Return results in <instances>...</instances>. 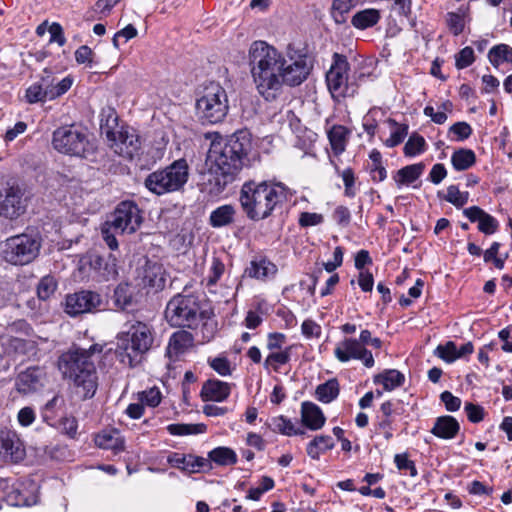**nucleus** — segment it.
I'll return each instance as SVG.
<instances>
[{
    "label": "nucleus",
    "mask_w": 512,
    "mask_h": 512,
    "mask_svg": "<svg viewBox=\"0 0 512 512\" xmlns=\"http://www.w3.org/2000/svg\"><path fill=\"white\" fill-rule=\"evenodd\" d=\"M249 58L256 89L267 101L275 100L284 84L291 87L302 84L313 68L307 53L293 44L282 53L265 41H254Z\"/></svg>",
    "instance_id": "obj_1"
},
{
    "label": "nucleus",
    "mask_w": 512,
    "mask_h": 512,
    "mask_svg": "<svg viewBox=\"0 0 512 512\" xmlns=\"http://www.w3.org/2000/svg\"><path fill=\"white\" fill-rule=\"evenodd\" d=\"M252 147L247 131H237L226 139L213 140L207 153L209 194L220 195L233 183Z\"/></svg>",
    "instance_id": "obj_2"
},
{
    "label": "nucleus",
    "mask_w": 512,
    "mask_h": 512,
    "mask_svg": "<svg viewBox=\"0 0 512 512\" xmlns=\"http://www.w3.org/2000/svg\"><path fill=\"white\" fill-rule=\"evenodd\" d=\"M101 352L102 346L93 344L88 349H69L58 358V369L63 378L81 389L84 398H92L97 391L96 355Z\"/></svg>",
    "instance_id": "obj_3"
},
{
    "label": "nucleus",
    "mask_w": 512,
    "mask_h": 512,
    "mask_svg": "<svg viewBox=\"0 0 512 512\" xmlns=\"http://www.w3.org/2000/svg\"><path fill=\"white\" fill-rule=\"evenodd\" d=\"M288 198V189L281 183L249 180L243 183L239 202L247 218L260 221L272 215Z\"/></svg>",
    "instance_id": "obj_4"
},
{
    "label": "nucleus",
    "mask_w": 512,
    "mask_h": 512,
    "mask_svg": "<svg viewBox=\"0 0 512 512\" xmlns=\"http://www.w3.org/2000/svg\"><path fill=\"white\" fill-rule=\"evenodd\" d=\"M156 333L152 325L135 321L117 335L115 354L119 361L131 368L138 366L154 347Z\"/></svg>",
    "instance_id": "obj_5"
},
{
    "label": "nucleus",
    "mask_w": 512,
    "mask_h": 512,
    "mask_svg": "<svg viewBox=\"0 0 512 512\" xmlns=\"http://www.w3.org/2000/svg\"><path fill=\"white\" fill-rule=\"evenodd\" d=\"M141 223L142 216L138 206L132 201H123L118 204L111 218L103 224L102 238L111 250H116L118 248L116 235L132 234L140 227Z\"/></svg>",
    "instance_id": "obj_6"
},
{
    "label": "nucleus",
    "mask_w": 512,
    "mask_h": 512,
    "mask_svg": "<svg viewBox=\"0 0 512 512\" xmlns=\"http://www.w3.org/2000/svg\"><path fill=\"white\" fill-rule=\"evenodd\" d=\"M196 115L203 124L223 122L229 111V101L225 89L216 82L206 85L196 100Z\"/></svg>",
    "instance_id": "obj_7"
},
{
    "label": "nucleus",
    "mask_w": 512,
    "mask_h": 512,
    "mask_svg": "<svg viewBox=\"0 0 512 512\" xmlns=\"http://www.w3.org/2000/svg\"><path fill=\"white\" fill-rule=\"evenodd\" d=\"M52 145L59 153L86 158L94 152L86 127L78 124L64 125L53 132Z\"/></svg>",
    "instance_id": "obj_8"
},
{
    "label": "nucleus",
    "mask_w": 512,
    "mask_h": 512,
    "mask_svg": "<svg viewBox=\"0 0 512 512\" xmlns=\"http://www.w3.org/2000/svg\"><path fill=\"white\" fill-rule=\"evenodd\" d=\"M42 245L39 232L31 230L7 238L3 244L2 257L13 265H26L37 258Z\"/></svg>",
    "instance_id": "obj_9"
},
{
    "label": "nucleus",
    "mask_w": 512,
    "mask_h": 512,
    "mask_svg": "<svg viewBox=\"0 0 512 512\" xmlns=\"http://www.w3.org/2000/svg\"><path fill=\"white\" fill-rule=\"evenodd\" d=\"M189 167L185 159H179L164 169L150 173L145 187L156 195L179 191L188 181Z\"/></svg>",
    "instance_id": "obj_10"
},
{
    "label": "nucleus",
    "mask_w": 512,
    "mask_h": 512,
    "mask_svg": "<svg viewBox=\"0 0 512 512\" xmlns=\"http://www.w3.org/2000/svg\"><path fill=\"white\" fill-rule=\"evenodd\" d=\"M200 303L195 295H175L165 309V318L171 326L194 329L202 320Z\"/></svg>",
    "instance_id": "obj_11"
},
{
    "label": "nucleus",
    "mask_w": 512,
    "mask_h": 512,
    "mask_svg": "<svg viewBox=\"0 0 512 512\" xmlns=\"http://www.w3.org/2000/svg\"><path fill=\"white\" fill-rule=\"evenodd\" d=\"M349 69L347 57L334 53L331 67L326 73L327 86L333 97H353L356 94L358 86L349 79Z\"/></svg>",
    "instance_id": "obj_12"
},
{
    "label": "nucleus",
    "mask_w": 512,
    "mask_h": 512,
    "mask_svg": "<svg viewBox=\"0 0 512 512\" xmlns=\"http://www.w3.org/2000/svg\"><path fill=\"white\" fill-rule=\"evenodd\" d=\"M102 302L99 293L81 290L66 296L65 312L73 317L84 313H93L99 310Z\"/></svg>",
    "instance_id": "obj_13"
},
{
    "label": "nucleus",
    "mask_w": 512,
    "mask_h": 512,
    "mask_svg": "<svg viewBox=\"0 0 512 512\" xmlns=\"http://www.w3.org/2000/svg\"><path fill=\"white\" fill-rule=\"evenodd\" d=\"M334 356L342 363L351 359L360 360L367 368H372L375 363L371 351L361 345V342H358L355 338H345L339 342L334 349Z\"/></svg>",
    "instance_id": "obj_14"
},
{
    "label": "nucleus",
    "mask_w": 512,
    "mask_h": 512,
    "mask_svg": "<svg viewBox=\"0 0 512 512\" xmlns=\"http://www.w3.org/2000/svg\"><path fill=\"white\" fill-rule=\"evenodd\" d=\"M25 455V447L16 432L1 430L0 459L4 462L18 463L24 459Z\"/></svg>",
    "instance_id": "obj_15"
},
{
    "label": "nucleus",
    "mask_w": 512,
    "mask_h": 512,
    "mask_svg": "<svg viewBox=\"0 0 512 512\" xmlns=\"http://www.w3.org/2000/svg\"><path fill=\"white\" fill-rule=\"evenodd\" d=\"M110 143L115 153L124 158L133 160L134 157L139 156L141 141L133 128L125 127Z\"/></svg>",
    "instance_id": "obj_16"
},
{
    "label": "nucleus",
    "mask_w": 512,
    "mask_h": 512,
    "mask_svg": "<svg viewBox=\"0 0 512 512\" xmlns=\"http://www.w3.org/2000/svg\"><path fill=\"white\" fill-rule=\"evenodd\" d=\"M45 380V369L39 366H31L18 374L15 380V388L21 394H31L43 388Z\"/></svg>",
    "instance_id": "obj_17"
},
{
    "label": "nucleus",
    "mask_w": 512,
    "mask_h": 512,
    "mask_svg": "<svg viewBox=\"0 0 512 512\" xmlns=\"http://www.w3.org/2000/svg\"><path fill=\"white\" fill-rule=\"evenodd\" d=\"M26 209V201L18 187H8L4 194L0 193V216L15 219L22 215Z\"/></svg>",
    "instance_id": "obj_18"
},
{
    "label": "nucleus",
    "mask_w": 512,
    "mask_h": 512,
    "mask_svg": "<svg viewBox=\"0 0 512 512\" xmlns=\"http://www.w3.org/2000/svg\"><path fill=\"white\" fill-rule=\"evenodd\" d=\"M463 214L471 222H478L479 231L486 235L494 234L498 229V221L478 206L465 208Z\"/></svg>",
    "instance_id": "obj_19"
},
{
    "label": "nucleus",
    "mask_w": 512,
    "mask_h": 512,
    "mask_svg": "<svg viewBox=\"0 0 512 512\" xmlns=\"http://www.w3.org/2000/svg\"><path fill=\"white\" fill-rule=\"evenodd\" d=\"M231 393V385L218 379H209L202 385L200 396L203 401L222 402Z\"/></svg>",
    "instance_id": "obj_20"
},
{
    "label": "nucleus",
    "mask_w": 512,
    "mask_h": 512,
    "mask_svg": "<svg viewBox=\"0 0 512 512\" xmlns=\"http://www.w3.org/2000/svg\"><path fill=\"white\" fill-rule=\"evenodd\" d=\"M119 125V118L115 109L106 107L101 110L100 113V131L102 135H105L107 140H115L117 135L124 129Z\"/></svg>",
    "instance_id": "obj_21"
},
{
    "label": "nucleus",
    "mask_w": 512,
    "mask_h": 512,
    "mask_svg": "<svg viewBox=\"0 0 512 512\" xmlns=\"http://www.w3.org/2000/svg\"><path fill=\"white\" fill-rule=\"evenodd\" d=\"M277 271V266L274 263L267 258L259 257L250 262V265L245 269V274L250 278L265 281L273 278Z\"/></svg>",
    "instance_id": "obj_22"
},
{
    "label": "nucleus",
    "mask_w": 512,
    "mask_h": 512,
    "mask_svg": "<svg viewBox=\"0 0 512 512\" xmlns=\"http://www.w3.org/2000/svg\"><path fill=\"white\" fill-rule=\"evenodd\" d=\"M301 421L307 428L316 431L324 426L326 418L318 405L306 401L301 405Z\"/></svg>",
    "instance_id": "obj_23"
},
{
    "label": "nucleus",
    "mask_w": 512,
    "mask_h": 512,
    "mask_svg": "<svg viewBox=\"0 0 512 512\" xmlns=\"http://www.w3.org/2000/svg\"><path fill=\"white\" fill-rule=\"evenodd\" d=\"M460 430V424L456 418L450 415H444L436 418L431 429V433L440 439H453Z\"/></svg>",
    "instance_id": "obj_24"
},
{
    "label": "nucleus",
    "mask_w": 512,
    "mask_h": 512,
    "mask_svg": "<svg viewBox=\"0 0 512 512\" xmlns=\"http://www.w3.org/2000/svg\"><path fill=\"white\" fill-rule=\"evenodd\" d=\"M193 335L186 330H179L174 332L168 343L167 355L169 358H177L179 355L184 354L190 347L193 346Z\"/></svg>",
    "instance_id": "obj_25"
},
{
    "label": "nucleus",
    "mask_w": 512,
    "mask_h": 512,
    "mask_svg": "<svg viewBox=\"0 0 512 512\" xmlns=\"http://www.w3.org/2000/svg\"><path fill=\"white\" fill-rule=\"evenodd\" d=\"M350 131L343 125H333L327 132V136L333 153L338 156L342 154L348 142Z\"/></svg>",
    "instance_id": "obj_26"
},
{
    "label": "nucleus",
    "mask_w": 512,
    "mask_h": 512,
    "mask_svg": "<svg viewBox=\"0 0 512 512\" xmlns=\"http://www.w3.org/2000/svg\"><path fill=\"white\" fill-rule=\"evenodd\" d=\"M95 443L99 448L110 449L116 453L124 450V440L117 430L102 431L96 436Z\"/></svg>",
    "instance_id": "obj_27"
},
{
    "label": "nucleus",
    "mask_w": 512,
    "mask_h": 512,
    "mask_svg": "<svg viewBox=\"0 0 512 512\" xmlns=\"http://www.w3.org/2000/svg\"><path fill=\"white\" fill-rule=\"evenodd\" d=\"M145 285L156 289H162L165 285L164 270L162 265L147 261L143 272Z\"/></svg>",
    "instance_id": "obj_28"
},
{
    "label": "nucleus",
    "mask_w": 512,
    "mask_h": 512,
    "mask_svg": "<svg viewBox=\"0 0 512 512\" xmlns=\"http://www.w3.org/2000/svg\"><path fill=\"white\" fill-rule=\"evenodd\" d=\"M425 164L422 162L407 165L399 169L393 176L398 187L415 182L424 172Z\"/></svg>",
    "instance_id": "obj_29"
},
{
    "label": "nucleus",
    "mask_w": 512,
    "mask_h": 512,
    "mask_svg": "<svg viewBox=\"0 0 512 512\" xmlns=\"http://www.w3.org/2000/svg\"><path fill=\"white\" fill-rule=\"evenodd\" d=\"M373 381L377 385H382L383 390L392 391L403 385L405 377L396 369H387L375 375Z\"/></svg>",
    "instance_id": "obj_30"
},
{
    "label": "nucleus",
    "mask_w": 512,
    "mask_h": 512,
    "mask_svg": "<svg viewBox=\"0 0 512 512\" xmlns=\"http://www.w3.org/2000/svg\"><path fill=\"white\" fill-rule=\"evenodd\" d=\"M381 18L380 11L374 8H367L356 12L351 24L359 30H365L375 26Z\"/></svg>",
    "instance_id": "obj_31"
},
{
    "label": "nucleus",
    "mask_w": 512,
    "mask_h": 512,
    "mask_svg": "<svg viewBox=\"0 0 512 512\" xmlns=\"http://www.w3.org/2000/svg\"><path fill=\"white\" fill-rule=\"evenodd\" d=\"M236 210L234 206L225 204L213 210L209 217V223L214 228L230 225L234 222Z\"/></svg>",
    "instance_id": "obj_32"
},
{
    "label": "nucleus",
    "mask_w": 512,
    "mask_h": 512,
    "mask_svg": "<svg viewBox=\"0 0 512 512\" xmlns=\"http://www.w3.org/2000/svg\"><path fill=\"white\" fill-rule=\"evenodd\" d=\"M334 446L335 443L331 436L318 435L315 436L314 439L308 443L306 452L310 458L318 460L322 453L333 449Z\"/></svg>",
    "instance_id": "obj_33"
},
{
    "label": "nucleus",
    "mask_w": 512,
    "mask_h": 512,
    "mask_svg": "<svg viewBox=\"0 0 512 512\" xmlns=\"http://www.w3.org/2000/svg\"><path fill=\"white\" fill-rule=\"evenodd\" d=\"M268 426L273 432L280 433L286 436L305 434V431L303 429L295 427L294 423L290 419L282 415L272 417L268 422Z\"/></svg>",
    "instance_id": "obj_34"
},
{
    "label": "nucleus",
    "mask_w": 512,
    "mask_h": 512,
    "mask_svg": "<svg viewBox=\"0 0 512 512\" xmlns=\"http://www.w3.org/2000/svg\"><path fill=\"white\" fill-rule=\"evenodd\" d=\"M476 162V155L471 149L460 148L451 156V163L455 170L464 171L472 167Z\"/></svg>",
    "instance_id": "obj_35"
},
{
    "label": "nucleus",
    "mask_w": 512,
    "mask_h": 512,
    "mask_svg": "<svg viewBox=\"0 0 512 512\" xmlns=\"http://www.w3.org/2000/svg\"><path fill=\"white\" fill-rule=\"evenodd\" d=\"M48 78L42 77L39 82L29 86L26 90L25 98L28 103L34 104L48 99Z\"/></svg>",
    "instance_id": "obj_36"
},
{
    "label": "nucleus",
    "mask_w": 512,
    "mask_h": 512,
    "mask_svg": "<svg viewBox=\"0 0 512 512\" xmlns=\"http://www.w3.org/2000/svg\"><path fill=\"white\" fill-rule=\"evenodd\" d=\"M339 392V382L336 378H332L317 386L316 397L322 403H330L338 397Z\"/></svg>",
    "instance_id": "obj_37"
},
{
    "label": "nucleus",
    "mask_w": 512,
    "mask_h": 512,
    "mask_svg": "<svg viewBox=\"0 0 512 512\" xmlns=\"http://www.w3.org/2000/svg\"><path fill=\"white\" fill-rule=\"evenodd\" d=\"M211 461L217 465L229 466L237 462V455L234 450L229 447H217L211 450L208 454Z\"/></svg>",
    "instance_id": "obj_38"
},
{
    "label": "nucleus",
    "mask_w": 512,
    "mask_h": 512,
    "mask_svg": "<svg viewBox=\"0 0 512 512\" xmlns=\"http://www.w3.org/2000/svg\"><path fill=\"white\" fill-rule=\"evenodd\" d=\"M133 293L127 283L119 284L113 294L114 305L120 310H126L132 305Z\"/></svg>",
    "instance_id": "obj_39"
},
{
    "label": "nucleus",
    "mask_w": 512,
    "mask_h": 512,
    "mask_svg": "<svg viewBox=\"0 0 512 512\" xmlns=\"http://www.w3.org/2000/svg\"><path fill=\"white\" fill-rule=\"evenodd\" d=\"M371 163L369 164V172L373 181L382 182L387 178V171L382 164L381 153L373 149L369 154Z\"/></svg>",
    "instance_id": "obj_40"
},
{
    "label": "nucleus",
    "mask_w": 512,
    "mask_h": 512,
    "mask_svg": "<svg viewBox=\"0 0 512 512\" xmlns=\"http://www.w3.org/2000/svg\"><path fill=\"white\" fill-rule=\"evenodd\" d=\"M488 58L494 67L504 62L512 63V48L507 44H498L490 49Z\"/></svg>",
    "instance_id": "obj_41"
},
{
    "label": "nucleus",
    "mask_w": 512,
    "mask_h": 512,
    "mask_svg": "<svg viewBox=\"0 0 512 512\" xmlns=\"http://www.w3.org/2000/svg\"><path fill=\"white\" fill-rule=\"evenodd\" d=\"M58 282L55 276L48 274L43 276L37 285V296L40 300L50 299L56 292Z\"/></svg>",
    "instance_id": "obj_42"
},
{
    "label": "nucleus",
    "mask_w": 512,
    "mask_h": 512,
    "mask_svg": "<svg viewBox=\"0 0 512 512\" xmlns=\"http://www.w3.org/2000/svg\"><path fill=\"white\" fill-rule=\"evenodd\" d=\"M167 431L174 436L196 435L206 431L204 424L175 423L167 426Z\"/></svg>",
    "instance_id": "obj_43"
},
{
    "label": "nucleus",
    "mask_w": 512,
    "mask_h": 512,
    "mask_svg": "<svg viewBox=\"0 0 512 512\" xmlns=\"http://www.w3.org/2000/svg\"><path fill=\"white\" fill-rule=\"evenodd\" d=\"M290 361V348L283 351L271 352L265 359L263 365L266 370L272 369L278 372L280 366L287 364Z\"/></svg>",
    "instance_id": "obj_44"
},
{
    "label": "nucleus",
    "mask_w": 512,
    "mask_h": 512,
    "mask_svg": "<svg viewBox=\"0 0 512 512\" xmlns=\"http://www.w3.org/2000/svg\"><path fill=\"white\" fill-rule=\"evenodd\" d=\"M445 20L450 32L458 36L463 32L465 27V11L459 9L457 12H448Z\"/></svg>",
    "instance_id": "obj_45"
},
{
    "label": "nucleus",
    "mask_w": 512,
    "mask_h": 512,
    "mask_svg": "<svg viewBox=\"0 0 512 512\" xmlns=\"http://www.w3.org/2000/svg\"><path fill=\"white\" fill-rule=\"evenodd\" d=\"M48 78V100H53L63 94H65L72 86L73 80L67 76L58 83L54 84V78L47 76Z\"/></svg>",
    "instance_id": "obj_46"
},
{
    "label": "nucleus",
    "mask_w": 512,
    "mask_h": 512,
    "mask_svg": "<svg viewBox=\"0 0 512 512\" xmlns=\"http://www.w3.org/2000/svg\"><path fill=\"white\" fill-rule=\"evenodd\" d=\"M425 146V139L421 135L414 133L405 143L403 151L406 156L413 157L424 152Z\"/></svg>",
    "instance_id": "obj_47"
},
{
    "label": "nucleus",
    "mask_w": 512,
    "mask_h": 512,
    "mask_svg": "<svg viewBox=\"0 0 512 512\" xmlns=\"http://www.w3.org/2000/svg\"><path fill=\"white\" fill-rule=\"evenodd\" d=\"M444 199L455 207L460 208L467 204L469 193L461 192L456 185H450L447 187V194Z\"/></svg>",
    "instance_id": "obj_48"
},
{
    "label": "nucleus",
    "mask_w": 512,
    "mask_h": 512,
    "mask_svg": "<svg viewBox=\"0 0 512 512\" xmlns=\"http://www.w3.org/2000/svg\"><path fill=\"white\" fill-rule=\"evenodd\" d=\"M434 354L447 363H453L457 360V346L453 341H448L444 345H438Z\"/></svg>",
    "instance_id": "obj_49"
},
{
    "label": "nucleus",
    "mask_w": 512,
    "mask_h": 512,
    "mask_svg": "<svg viewBox=\"0 0 512 512\" xmlns=\"http://www.w3.org/2000/svg\"><path fill=\"white\" fill-rule=\"evenodd\" d=\"M192 459L193 455L173 453L168 457V463L173 467L192 473L194 467L192 464Z\"/></svg>",
    "instance_id": "obj_50"
},
{
    "label": "nucleus",
    "mask_w": 512,
    "mask_h": 512,
    "mask_svg": "<svg viewBox=\"0 0 512 512\" xmlns=\"http://www.w3.org/2000/svg\"><path fill=\"white\" fill-rule=\"evenodd\" d=\"M389 123L395 126V130L391 133L390 137L385 141V145L387 147H395L399 145L406 135L408 134V126L407 125H398L396 121L390 119Z\"/></svg>",
    "instance_id": "obj_51"
},
{
    "label": "nucleus",
    "mask_w": 512,
    "mask_h": 512,
    "mask_svg": "<svg viewBox=\"0 0 512 512\" xmlns=\"http://www.w3.org/2000/svg\"><path fill=\"white\" fill-rule=\"evenodd\" d=\"M225 271V265L218 258H213L210 266L209 274L206 277L207 286L215 285Z\"/></svg>",
    "instance_id": "obj_52"
},
{
    "label": "nucleus",
    "mask_w": 512,
    "mask_h": 512,
    "mask_svg": "<svg viewBox=\"0 0 512 512\" xmlns=\"http://www.w3.org/2000/svg\"><path fill=\"white\" fill-rule=\"evenodd\" d=\"M456 67L464 69L469 67L475 60L474 51L471 47L467 46L460 50L455 56Z\"/></svg>",
    "instance_id": "obj_53"
},
{
    "label": "nucleus",
    "mask_w": 512,
    "mask_h": 512,
    "mask_svg": "<svg viewBox=\"0 0 512 512\" xmlns=\"http://www.w3.org/2000/svg\"><path fill=\"white\" fill-rule=\"evenodd\" d=\"M464 411L467 418L472 423H479L484 419L485 410L482 406L473 404L471 402L465 403Z\"/></svg>",
    "instance_id": "obj_54"
},
{
    "label": "nucleus",
    "mask_w": 512,
    "mask_h": 512,
    "mask_svg": "<svg viewBox=\"0 0 512 512\" xmlns=\"http://www.w3.org/2000/svg\"><path fill=\"white\" fill-rule=\"evenodd\" d=\"M211 368L221 376L231 374L230 362L226 357H215L208 360Z\"/></svg>",
    "instance_id": "obj_55"
},
{
    "label": "nucleus",
    "mask_w": 512,
    "mask_h": 512,
    "mask_svg": "<svg viewBox=\"0 0 512 512\" xmlns=\"http://www.w3.org/2000/svg\"><path fill=\"white\" fill-rule=\"evenodd\" d=\"M140 400L150 407H156L161 402V392L156 387L151 388L141 393Z\"/></svg>",
    "instance_id": "obj_56"
},
{
    "label": "nucleus",
    "mask_w": 512,
    "mask_h": 512,
    "mask_svg": "<svg viewBox=\"0 0 512 512\" xmlns=\"http://www.w3.org/2000/svg\"><path fill=\"white\" fill-rule=\"evenodd\" d=\"M449 132L457 136V140L464 141L472 134V128L467 122H456L449 128Z\"/></svg>",
    "instance_id": "obj_57"
},
{
    "label": "nucleus",
    "mask_w": 512,
    "mask_h": 512,
    "mask_svg": "<svg viewBox=\"0 0 512 512\" xmlns=\"http://www.w3.org/2000/svg\"><path fill=\"white\" fill-rule=\"evenodd\" d=\"M440 399L444 403L446 410L450 412H455L460 409L461 399L459 397L454 396L451 392H442L440 395Z\"/></svg>",
    "instance_id": "obj_58"
},
{
    "label": "nucleus",
    "mask_w": 512,
    "mask_h": 512,
    "mask_svg": "<svg viewBox=\"0 0 512 512\" xmlns=\"http://www.w3.org/2000/svg\"><path fill=\"white\" fill-rule=\"evenodd\" d=\"M48 31L50 33V43H57L59 46H64L66 43V38L64 36L63 28L62 26L57 23L53 22L49 28Z\"/></svg>",
    "instance_id": "obj_59"
},
{
    "label": "nucleus",
    "mask_w": 512,
    "mask_h": 512,
    "mask_svg": "<svg viewBox=\"0 0 512 512\" xmlns=\"http://www.w3.org/2000/svg\"><path fill=\"white\" fill-rule=\"evenodd\" d=\"M18 422L23 427L30 426L36 419V413L32 407H23L17 415Z\"/></svg>",
    "instance_id": "obj_60"
},
{
    "label": "nucleus",
    "mask_w": 512,
    "mask_h": 512,
    "mask_svg": "<svg viewBox=\"0 0 512 512\" xmlns=\"http://www.w3.org/2000/svg\"><path fill=\"white\" fill-rule=\"evenodd\" d=\"M92 56L93 51L87 45H82L75 51L76 62L79 64H88L90 68L92 67L93 62Z\"/></svg>",
    "instance_id": "obj_61"
},
{
    "label": "nucleus",
    "mask_w": 512,
    "mask_h": 512,
    "mask_svg": "<svg viewBox=\"0 0 512 512\" xmlns=\"http://www.w3.org/2000/svg\"><path fill=\"white\" fill-rule=\"evenodd\" d=\"M323 222V216L318 213L303 212L299 218V224L302 227L316 226Z\"/></svg>",
    "instance_id": "obj_62"
},
{
    "label": "nucleus",
    "mask_w": 512,
    "mask_h": 512,
    "mask_svg": "<svg viewBox=\"0 0 512 512\" xmlns=\"http://www.w3.org/2000/svg\"><path fill=\"white\" fill-rule=\"evenodd\" d=\"M62 431L71 438L77 434L78 423L75 417H63L60 422Z\"/></svg>",
    "instance_id": "obj_63"
},
{
    "label": "nucleus",
    "mask_w": 512,
    "mask_h": 512,
    "mask_svg": "<svg viewBox=\"0 0 512 512\" xmlns=\"http://www.w3.org/2000/svg\"><path fill=\"white\" fill-rule=\"evenodd\" d=\"M447 176V170L445 168V166L441 163H437L435 165H433L430 173H429V176H428V179L433 183V184H439L442 182V180Z\"/></svg>",
    "instance_id": "obj_64"
}]
</instances>
